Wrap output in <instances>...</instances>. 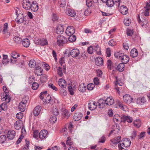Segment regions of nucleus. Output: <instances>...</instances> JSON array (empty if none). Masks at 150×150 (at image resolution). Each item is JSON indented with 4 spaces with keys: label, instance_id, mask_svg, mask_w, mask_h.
I'll return each mask as SVG.
<instances>
[{
    "label": "nucleus",
    "instance_id": "nucleus-60",
    "mask_svg": "<svg viewBox=\"0 0 150 150\" xmlns=\"http://www.w3.org/2000/svg\"><path fill=\"white\" fill-rule=\"evenodd\" d=\"M108 44L110 46H113L116 45V42L113 40L112 39L109 41Z\"/></svg>",
    "mask_w": 150,
    "mask_h": 150
},
{
    "label": "nucleus",
    "instance_id": "nucleus-17",
    "mask_svg": "<svg viewBox=\"0 0 150 150\" xmlns=\"http://www.w3.org/2000/svg\"><path fill=\"white\" fill-rule=\"evenodd\" d=\"M70 115L69 111L67 109H65L63 111L62 113V118H66V119L69 117Z\"/></svg>",
    "mask_w": 150,
    "mask_h": 150
},
{
    "label": "nucleus",
    "instance_id": "nucleus-32",
    "mask_svg": "<svg viewBox=\"0 0 150 150\" xmlns=\"http://www.w3.org/2000/svg\"><path fill=\"white\" fill-rule=\"evenodd\" d=\"M138 54L137 50L135 48H133L130 52V55L132 57H136Z\"/></svg>",
    "mask_w": 150,
    "mask_h": 150
},
{
    "label": "nucleus",
    "instance_id": "nucleus-21",
    "mask_svg": "<svg viewBox=\"0 0 150 150\" xmlns=\"http://www.w3.org/2000/svg\"><path fill=\"white\" fill-rule=\"evenodd\" d=\"M82 116L83 115L80 112L76 113L74 116V119L75 121H78L81 119Z\"/></svg>",
    "mask_w": 150,
    "mask_h": 150
},
{
    "label": "nucleus",
    "instance_id": "nucleus-30",
    "mask_svg": "<svg viewBox=\"0 0 150 150\" xmlns=\"http://www.w3.org/2000/svg\"><path fill=\"white\" fill-rule=\"evenodd\" d=\"M8 28V23H5L4 25V27L2 33L4 34H5L7 33V36L8 37L10 35V33H9L7 32Z\"/></svg>",
    "mask_w": 150,
    "mask_h": 150
},
{
    "label": "nucleus",
    "instance_id": "nucleus-48",
    "mask_svg": "<svg viewBox=\"0 0 150 150\" xmlns=\"http://www.w3.org/2000/svg\"><path fill=\"white\" fill-rule=\"evenodd\" d=\"M48 44L47 40L44 38L42 39L40 43V45L42 46L47 45Z\"/></svg>",
    "mask_w": 150,
    "mask_h": 150
},
{
    "label": "nucleus",
    "instance_id": "nucleus-55",
    "mask_svg": "<svg viewBox=\"0 0 150 150\" xmlns=\"http://www.w3.org/2000/svg\"><path fill=\"white\" fill-rule=\"evenodd\" d=\"M149 10L145 9L144 11L143 10L142 12L140 13V15L142 14L144 15L145 16H148L149 15Z\"/></svg>",
    "mask_w": 150,
    "mask_h": 150
},
{
    "label": "nucleus",
    "instance_id": "nucleus-27",
    "mask_svg": "<svg viewBox=\"0 0 150 150\" xmlns=\"http://www.w3.org/2000/svg\"><path fill=\"white\" fill-rule=\"evenodd\" d=\"M22 44L23 46L25 47H28L30 45L29 40L28 38L23 39L22 41Z\"/></svg>",
    "mask_w": 150,
    "mask_h": 150
},
{
    "label": "nucleus",
    "instance_id": "nucleus-31",
    "mask_svg": "<svg viewBox=\"0 0 150 150\" xmlns=\"http://www.w3.org/2000/svg\"><path fill=\"white\" fill-rule=\"evenodd\" d=\"M124 53L122 51H117L114 53V55L115 58L120 59L123 56Z\"/></svg>",
    "mask_w": 150,
    "mask_h": 150
},
{
    "label": "nucleus",
    "instance_id": "nucleus-34",
    "mask_svg": "<svg viewBox=\"0 0 150 150\" xmlns=\"http://www.w3.org/2000/svg\"><path fill=\"white\" fill-rule=\"evenodd\" d=\"M98 106L100 108H103L104 107L105 105V100L102 99H100L98 100Z\"/></svg>",
    "mask_w": 150,
    "mask_h": 150
},
{
    "label": "nucleus",
    "instance_id": "nucleus-40",
    "mask_svg": "<svg viewBox=\"0 0 150 150\" xmlns=\"http://www.w3.org/2000/svg\"><path fill=\"white\" fill-rule=\"evenodd\" d=\"M106 3L107 5L110 7L112 6L114 4H115L114 0H107Z\"/></svg>",
    "mask_w": 150,
    "mask_h": 150
},
{
    "label": "nucleus",
    "instance_id": "nucleus-53",
    "mask_svg": "<svg viewBox=\"0 0 150 150\" xmlns=\"http://www.w3.org/2000/svg\"><path fill=\"white\" fill-rule=\"evenodd\" d=\"M68 89L70 94L71 95H73L74 94V90L73 89L72 86H68Z\"/></svg>",
    "mask_w": 150,
    "mask_h": 150
},
{
    "label": "nucleus",
    "instance_id": "nucleus-63",
    "mask_svg": "<svg viewBox=\"0 0 150 150\" xmlns=\"http://www.w3.org/2000/svg\"><path fill=\"white\" fill-rule=\"evenodd\" d=\"M42 66H44L45 69L47 71L49 70L50 67L48 64L44 62Z\"/></svg>",
    "mask_w": 150,
    "mask_h": 150
},
{
    "label": "nucleus",
    "instance_id": "nucleus-56",
    "mask_svg": "<svg viewBox=\"0 0 150 150\" xmlns=\"http://www.w3.org/2000/svg\"><path fill=\"white\" fill-rule=\"evenodd\" d=\"M130 21L128 18H125L124 20V23L126 26H129L130 24Z\"/></svg>",
    "mask_w": 150,
    "mask_h": 150
},
{
    "label": "nucleus",
    "instance_id": "nucleus-39",
    "mask_svg": "<svg viewBox=\"0 0 150 150\" xmlns=\"http://www.w3.org/2000/svg\"><path fill=\"white\" fill-rule=\"evenodd\" d=\"M133 124L134 126L137 127L139 128L141 126V122L139 119H137L134 121Z\"/></svg>",
    "mask_w": 150,
    "mask_h": 150
},
{
    "label": "nucleus",
    "instance_id": "nucleus-50",
    "mask_svg": "<svg viewBox=\"0 0 150 150\" xmlns=\"http://www.w3.org/2000/svg\"><path fill=\"white\" fill-rule=\"evenodd\" d=\"M69 38V41L71 42H74L76 39V37L75 35H70Z\"/></svg>",
    "mask_w": 150,
    "mask_h": 150
},
{
    "label": "nucleus",
    "instance_id": "nucleus-1",
    "mask_svg": "<svg viewBox=\"0 0 150 150\" xmlns=\"http://www.w3.org/2000/svg\"><path fill=\"white\" fill-rule=\"evenodd\" d=\"M11 58H10V61L11 63L15 64L16 63H21L22 65L24 63L23 61H21L20 62L19 59L18 58L19 57V54L15 51L13 52L11 54Z\"/></svg>",
    "mask_w": 150,
    "mask_h": 150
},
{
    "label": "nucleus",
    "instance_id": "nucleus-6",
    "mask_svg": "<svg viewBox=\"0 0 150 150\" xmlns=\"http://www.w3.org/2000/svg\"><path fill=\"white\" fill-rule=\"evenodd\" d=\"M56 109V108L55 109ZM52 115L50 116V121L51 123H54L56 122V112L55 110L54 111V109H52Z\"/></svg>",
    "mask_w": 150,
    "mask_h": 150
},
{
    "label": "nucleus",
    "instance_id": "nucleus-22",
    "mask_svg": "<svg viewBox=\"0 0 150 150\" xmlns=\"http://www.w3.org/2000/svg\"><path fill=\"white\" fill-rule=\"evenodd\" d=\"M105 104L107 105H112L114 103V100L112 97L107 98L105 100Z\"/></svg>",
    "mask_w": 150,
    "mask_h": 150
},
{
    "label": "nucleus",
    "instance_id": "nucleus-64",
    "mask_svg": "<svg viewBox=\"0 0 150 150\" xmlns=\"http://www.w3.org/2000/svg\"><path fill=\"white\" fill-rule=\"evenodd\" d=\"M39 132L38 130H35L33 132V137L35 138H37L39 135Z\"/></svg>",
    "mask_w": 150,
    "mask_h": 150
},
{
    "label": "nucleus",
    "instance_id": "nucleus-25",
    "mask_svg": "<svg viewBox=\"0 0 150 150\" xmlns=\"http://www.w3.org/2000/svg\"><path fill=\"white\" fill-rule=\"evenodd\" d=\"M97 103L95 102H93V103H88V108L89 109L93 110L95 109L97 107Z\"/></svg>",
    "mask_w": 150,
    "mask_h": 150
},
{
    "label": "nucleus",
    "instance_id": "nucleus-23",
    "mask_svg": "<svg viewBox=\"0 0 150 150\" xmlns=\"http://www.w3.org/2000/svg\"><path fill=\"white\" fill-rule=\"evenodd\" d=\"M122 121L124 122L126 121L128 123H131L133 119L132 117L129 116H123L122 117Z\"/></svg>",
    "mask_w": 150,
    "mask_h": 150
},
{
    "label": "nucleus",
    "instance_id": "nucleus-62",
    "mask_svg": "<svg viewBox=\"0 0 150 150\" xmlns=\"http://www.w3.org/2000/svg\"><path fill=\"white\" fill-rule=\"evenodd\" d=\"M16 116L18 119L19 120L21 119L23 117V114L21 112H19L17 114Z\"/></svg>",
    "mask_w": 150,
    "mask_h": 150
},
{
    "label": "nucleus",
    "instance_id": "nucleus-43",
    "mask_svg": "<svg viewBox=\"0 0 150 150\" xmlns=\"http://www.w3.org/2000/svg\"><path fill=\"white\" fill-rule=\"evenodd\" d=\"M58 4L59 5L60 8H63L65 7L66 3L65 1L60 0V1H59Z\"/></svg>",
    "mask_w": 150,
    "mask_h": 150
},
{
    "label": "nucleus",
    "instance_id": "nucleus-7",
    "mask_svg": "<svg viewBox=\"0 0 150 150\" xmlns=\"http://www.w3.org/2000/svg\"><path fill=\"white\" fill-rule=\"evenodd\" d=\"M123 100L126 103L129 104L132 102L133 98L130 95L127 94L123 96Z\"/></svg>",
    "mask_w": 150,
    "mask_h": 150
},
{
    "label": "nucleus",
    "instance_id": "nucleus-2",
    "mask_svg": "<svg viewBox=\"0 0 150 150\" xmlns=\"http://www.w3.org/2000/svg\"><path fill=\"white\" fill-rule=\"evenodd\" d=\"M121 142L118 146L120 150H122L124 149V147H127L129 146L131 144L130 140L127 138L122 139Z\"/></svg>",
    "mask_w": 150,
    "mask_h": 150
},
{
    "label": "nucleus",
    "instance_id": "nucleus-4",
    "mask_svg": "<svg viewBox=\"0 0 150 150\" xmlns=\"http://www.w3.org/2000/svg\"><path fill=\"white\" fill-rule=\"evenodd\" d=\"M22 4L23 8L26 10H29L31 7V3L28 0H24Z\"/></svg>",
    "mask_w": 150,
    "mask_h": 150
},
{
    "label": "nucleus",
    "instance_id": "nucleus-52",
    "mask_svg": "<svg viewBox=\"0 0 150 150\" xmlns=\"http://www.w3.org/2000/svg\"><path fill=\"white\" fill-rule=\"evenodd\" d=\"M93 46H91L88 48L87 51L88 53L91 54L93 53Z\"/></svg>",
    "mask_w": 150,
    "mask_h": 150
},
{
    "label": "nucleus",
    "instance_id": "nucleus-19",
    "mask_svg": "<svg viewBox=\"0 0 150 150\" xmlns=\"http://www.w3.org/2000/svg\"><path fill=\"white\" fill-rule=\"evenodd\" d=\"M129 57L127 55L124 54L120 60L122 63L124 64L127 63L129 61Z\"/></svg>",
    "mask_w": 150,
    "mask_h": 150
},
{
    "label": "nucleus",
    "instance_id": "nucleus-20",
    "mask_svg": "<svg viewBox=\"0 0 150 150\" xmlns=\"http://www.w3.org/2000/svg\"><path fill=\"white\" fill-rule=\"evenodd\" d=\"M58 83L59 86L62 88H65L66 86V81L64 79H60L59 80Z\"/></svg>",
    "mask_w": 150,
    "mask_h": 150
},
{
    "label": "nucleus",
    "instance_id": "nucleus-12",
    "mask_svg": "<svg viewBox=\"0 0 150 150\" xmlns=\"http://www.w3.org/2000/svg\"><path fill=\"white\" fill-rule=\"evenodd\" d=\"M60 38L62 40H57V45L60 48L62 47L66 42V39L64 36H62Z\"/></svg>",
    "mask_w": 150,
    "mask_h": 150
},
{
    "label": "nucleus",
    "instance_id": "nucleus-10",
    "mask_svg": "<svg viewBox=\"0 0 150 150\" xmlns=\"http://www.w3.org/2000/svg\"><path fill=\"white\" fill-rule=\"evenodd\" d=\"M15 132L13 130H11L8 131L7 134V137L8 139L12 140L16 136Z\"/></svg>",
    "mask_w": 150,
    "mask_h": 150
},
{
    "label": "nucleus",
    "instance_id": "nucleus-29",
    "mask_svg": "<svg viewBox=\"0 0 150 150\" xmlns=\"http://www.w3.org/2000/svg\"><path fill=\"white\" fill-rule=\"evenodd\" d=\"M30 9L32 11L34 12L37 11L38 9V5L36 3H35L34 2H33L31 4V7Z\"/></svg>",
    "mask_w": 150,
    "mask_h": 150
},
{
    "label": "nucleus",
    "instance_id": "nucleus-18",
    "mask_svg": "<svg viewBox=\"0 0 150 150\" xmlns=\"http://www.w3.org/2000/svg\"><path fill=\"white\" fill-rule=\"evenodd\" d=\"M117 103L119 107L121 109L125 111H127L128 108L125 105H124L119 100L117 101Z\"/></svg>",
    "mask_w": 150,
    "mask_h": 150
},
{
    "label": "nucleus",
    "instance_id": "nucleus-57",
    "mask_svg": "<svg viewBox=\"0 0 150 150\" xmlns=\"http://www.w3.org/2000/svg\"><path fill=\"white\" fill-rule=\"evenodd\" d=\"M39 85L36 82H34L33 83L32 85V88L34 90H36L38 87Z\"/></svg>",
    "mask_w": 150,
    "mask_h": 150
},
{
    "label": "nucleus",
    "instance_id": "nucleus-36",
    "mask_svg": "<svg viewBox=\"0 0 150 150\" xmlns=\"http://www.w3.org/2000/svg\"><path fill=\"white\" fill-rule=\"evenodd\" d=\"M121 140V137H117L116 138L110 140L111 142L114 144H116L120 142Z\"/></svg>",
    "mask_w": 150,
    "mask_h": 150
},
{
    "label": "nucleus",
    "instance_id": "nucleus-41",
    "mask_svg": "<svg viewBox=\"0 0 150 150\" xmlns=\"http://www.w3.org/2000/svg\"><path fill=\"white\" fill-rule=\"evenodd\" d=\"M94 50H95L96 54L98 55H100L101 54V52L100 51V47L98 45H96L94 46L93 47Z\"/></svg>",
    "mask_w": 150,
    "mask_h": 150
},
{
    "label": "nucleus",
    "instance_id": "nucleus-47",
    "mask_svg": "<svg viewBox=\"0 0 150 150\" xmlns=\"http://www.w3.org/2000/svg\"><path fill=\"white\" fill-rule=\"evenodd\" d=\"M14 41L16 43L20 44L22 41V39L19 37L16 36L13 38Z\"/></svg>",
    "mask_w": 150,
    "mask_h": 150
},
{
    "label": "nucleus",
    "instance_id": "nucleus-28",
    "mask_svg": "<svg viewBox=\"0 0 150 150\" xmlns=\"http://www.w3.org/2000/svg\"><path fill=\"white\" fill-rule=\"evenodd\" d=\"M78 89L80 92H84L86 90V85L84 83L80 84Z\"/></svg>",
    "mask_w": 150,
    "mask_h": 150
},
{
    "label": "nucleus",
    "instance_id": "nucleus-26",
    "mask_svg": "<svg viewBox=\"0 0 150 150\" xmlns=\"http://www.w3.org/2000/svg\"><path fill=\"white\" fill-rule=\"evenodd\" d=\"M114 122L115 124L117 122H122V117H120V116L117 115H114L113 119Z\"/></svg>",
    "mask_w": 150,
    "mask_h": 150
},
{
    "label": "nucleus",
    "instance_id": "nucleus-5",
    "mask_svg": "<svg viewBox=\"0 0 150 150\" xmlns=\"http://www.w3.org/2000/svg\"><path fill=\"white\" fill-rule=\"evenodd\" d=\"M48 132L46 130H41L39 134V138L41 140H43L47 137Z\"/></svg>",
    "mask_w": 150,
    "mask_h": 150
},
{
    "label": "nucleus",
    "instance_id": "nucleus-14",
    "mask_svg": "<svg viewBox=\"0 0 150 150\" xmlns=\"http://www.w3.org/2000/svg\"><path fill=\"white\" fill-rule=\"evenodd\" d=\"M65 12L66 14L71 17L74 16L76 15V12L74 11L71 9H67Z\"/></svg>",
    "mask_w": 150,
    "mask_h": 150
},
{
    "label": "nucleus",
    "instance_id": "nucleus-46",
    "mask_svg": "<svg viewBox=\"0 0 150 150\" xmlns=\"http://www.w3.org/2000/svg\"><path fill=\"white\" fill-rule=\"evenodd\" d=\"M39 70L40 71H41V72L39 74L40 75H42L43 72V69H42L41 68V67L38 66V67H36L35 68V74H37L38 73V72H37V71Z\"/></svg>",
    "mask_w": 150,
    "mask_h": 150
},
{
    "label": "nucleus",
    "instance_id": "nucleus-51",
    "mask_svg": "<svg viewBox=\"0 0 150 150\" xmlns=\"http://www.w3.org/2000/svg\"><path fill=\"white\" fill-rule=\"evenodd\" d=\"M6 137L5 135H1L0 136V143L3 144L6 140Z\"/></svg>",
    "mask_w": 150,
    "mask_h": 150
},
{
    "label": "nucleus",
    "instance_id": "nucleus-35",
    "mask_svg": "<svg viewBox=\"0 0 150 150\" xmlns=\"http://www.w3.org/2000/svg\"><path fill=\"white\" fill-rule=\"evenodd\" d=\"M19 110L21 112H24L25 109V104L24 103H23L22 102H20L18 106Z\"/></svg>",
    "mask_w": 150,
    "mask_h": 150
},
{
    "label": "nucleus",
    "instance_id": "nucleus-13",
    "mask_svg": "<svg viewBox=\"0 0 150 150\" xmlns=\"http://www.w3.org/2000/svg\"><path fill=\"white\" fill-rule=\"evenodd\" d=\"M70 55L73 57H76L79 56L80 54V52L78 49H73L70 52Z\"/></svg>",
    "mask_w": 150,
    "mask_h": 150
},
{
    "label": "nucleus",
    "instance_id": "nucleus-9",
    "mask_svg": "<svg viewBox=\"0 0 150 150\" xmlns=\"http://www.w3.org/2000/svg\"><path fill=\"white\" fill-rule=\"evenodd\" d=\"M75 32V29L73 26H69L67 27L66 30V34L68 36L73 35Z\"/></svg>",
    "mask_w": 150,
    "mask_h": 150
},
{
    "label": "nucleus",
    "instance_id": "nucleus-54",
    "mask_svg": "<svg viewBox=\"0 0 150 150\" xmlns=\"http://www.w3.org/2000/svg\"><path fill=\"white\" fill-rule=\"evenodd\" d=\"M133 34V31L132 30L129 28L127 29V34L128 36H132Z\"/></svg>",
    "mask_w": 150,
    "mask_h": 150
},
{
    "label": "nucleus",
    "instance_id": "nucleus-11",
    "mask_svg": "<svg viewBox=\"0 0 150 150\" xmlns=\"http://www.w3.org/2000/svg\"><path fill=\"white\" fill-rule=\"evenodd\" d=\"M18 23H23L24 21V16L22 13H20L18 15L16 19Z\"/></svg>",
    "mask_w": 150,
    "mask_h": 150
},
{
    "label": "nucleus",
    "instance_id": "nucleus-3",
    "mask_svg": "<svg viewBox=\"0 0 150 150\" xmlns=\"http://www.w3.org/2000/svg\"><path fill=\"white\" fill-rule=\"evenodd\" d=\"M40 98L42 100L43 102L45 103H49L51 99V97L49 94L47 93V91L42 92L40 96Z\"/></svg>",
    "mask_w": 150,
    "mask_h": 150
},
{
    "label": "nucleus",
    "instance_id": "nucleus-61",
    "mask_svg": "<svg viewBox=\"0 0 150 150\" xmlns=\"http://www.w3.org/2000/svg\"><path fill=\"white\" fill-rule=\"evenodd\" d=\"M94 87V85L92 83L89 84L87 86V88L88 90H92Z\"/></svg>",
    "mask_w": 150,
    "mask_h": 150
},
{
    "label": "nucleus",
    "instance_id": "nucleus-37",
    "mask_svg": "<svg viewBox=\"0 0 150 150\" xmlns=\"http://www.w3.org/2000/svg\"><path fill=\"white\" fill-rule=\"evenodd\" d=\"M64 31V28L62 25H58L57 27V34L59 35L60 34H62Z\"/></svg>",
    "mask_w": 150,
    "mask_h": 150
},
{
    "label": "nucleus",
    "instance_id": "nucleus-49",
    "mask_svg": "<svg viewBox=\"0 0 150 150\" xmlns=\"http://www.w3.org/2000/svg\"><path fill=\"white\" fill-rule=\"evenodd\" d=\"M137 100L139 101V103L141 105L143 104L145 102L146 100L144 97L139 98L137 99Z\"/></svg>",
    "mask_w": 150,
    "mask_h": 150
},
{
    "label": "nucleus",
    "instance_id": "nucleus-8",
    "mask_svg": "<svg viewBox=\"0 0 150 150\" xmlns=\"http://www.w3.org/2000/svg\"><path fill=\"white\" fill-rule=\"evenodd\" d=\"M1 100L3 101H5L7 103H8L10 101L11 98L9 94L1 93Z\"/></svg>",
    "mask_w": 150,
    "mask_h": 150
},
{
    "label": "nucleus",
    "instance_id": "nucleus-42",
    "mask_svg": "<svg viewBox=\"0 0 150 150\" xmlns=\"http://www.w3.org/2000/svg\"><path fill=\"white\" fill-rule=\"evenodd\" d=\"M36 61L34 59H32L29 62V66L31 68L34 67L36 65Z\"/></svg>",
    "mask_w": 150,
    "mask_h": 150
},
{
    "label": "nucleus",
    "instance_id": "nucleus-59",
    "mask_svg": "<svg viewBox=\"0 0 150 150\" xmlns=\"http://www.w3.org/2000/svg\"><path fill=\"white\" fill-rule=\"evenodd\" d=\"M41 39L38 38H34V42L37 45H40Z\"/></svg>",
    "mask_w": 150,
    "mask_h": 150
},
{
    "label": "nucleus",
    "instance_id": "nucleus-33",
    "mask_svg": "<svg viewBox=\"0 0 150 150\" xmlns=\"http://www.w3.org/2000/svg\"><path fill=\"white\" fill-rule=\"evenodd\" d=\"M22 121L21 120H18L16 121L14 125L15 128L17 130L19 129L21 126V123Z\"/></svg>",
    "mask_w": 150,
    "mask_h": 150
},
{
    "label": "nucleus",
    "instance_id": "nucleus-16",
    "mask_svg": "<svg viewBox=\"0 0 150 150\" xmlns=\"http://www.w3.org/2000/svg\"><path fill=\"white\" fill-rule=\"evenodd\" d=\"M95 64L98 66H101L103 63V61L102 58L98 57L96 58L95 60Z\"/></svg>",
    "mask_w": 150,
    "mask_h": 150
},
{
    "label": "nucleus",
    "instance_id": "nucleus-58",
    "mask_svg": "<svg viewBox=\"0 0 150 150\" xmlns=\"http://www.w3.org/2000/svg\"><path fill=\"white\" fill-rule=\"evenodd\" d=\"M67 139L66 141V144L68 145H71L73 144V142L71 141V138L70 137H68L67 138Z\"/></svg>",
    "mask_w": 150,
    "mask_h": 150
},
{
    "label": "nucleus",
    "instance_id": "nucleus-44",
    "mask_svg": "<svg viewBox=\"0 0 150 150\" xmlns=\"http://www.w3.org/2000/svg\"><path fill=\"white\" fill-rule=\"evenodd\" d=\"M47 76L46 74H43L40 78V81L42 83L45 82L47 80Z\"/></svg>",
    "mask_w": 150,
    "mask_h": 150
},
{
    "label": "nucleus",
    "instance_id": "nucleus-45",
    "mask_svg": "<svg viewBox=\"0 0 150 150\" xmlns=\"http://www.w3.org/2000/svg\"><path fill=\"white\" fill-rule=\"evenodd\" d=\"M25 142V145L21 150H28L29 149V141L26 139Z\"/></svg>",
    "mask_w": 150,
    "mask_h": 150
},
{
    "label": "nucleus",
    "instance_id": "nucleus-24",
    "mask_svg": "<svg viewBox=\"0 0 150 150\" xmlns=\"http://www.w3.org/2000/svg\"><path fill=\"white\" fill-rule=\"evenodd\" d=\"M120 10L121 13L123 15H126L128 13L127 8L124 5L120 7Z\"/></svg>",
    "mask_w": 150,
    "mask_h": 150
},
{
    "label": "nucleus",
    "instance_id": "nucleus-38",
    "mask_svg": "<svg viewBox=\"0 0 150 150\" xmlns=\"http://www.w3.org/2000/svg\"><path fill=\"white\" fill-rule=\"evenodd\" d=\"M125 65L123 63L120 64L117 67V70L120 72H122L124 70Z\"/></svg>",
    "mask_w": 150,
    "mask_h": 150
},
{
    "label": "nucleus",
    "instance_id": "nucleus-15",
    "mask_svg": "<svg viewBox=\"0 0 150 150\" xmlns=\"http://www.w3.org/2000/svg\"><path fill=\"white\" fill-rule=\"evenodd\" d=\"M41 107L40 106H36L34 109L33 110V115L35 116H38L40 113L41 110Z\"/></svg>",
    "mask_w": 150,
    "mask_h": 150
}]
</instances>
